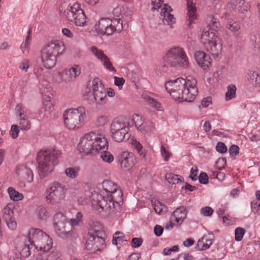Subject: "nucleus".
I'll list each match as a JSON object with an SVG mask.
<instances>
[{"instance_id":"1","label":"nucleus","mask_w":260,"mask_h":260,"mask_svg":"<svg viewBox=\"0 0 260 260\" xmlns=\"http://www.w3.org/2000/svg\"><path fill=\"white\" fill-rule=\"evenodd\" d=\"M103 189L94 191L90 197L92 208L99 213L110 214L114 211L115 203L118 204L122 200V193L117 189V185L109 180L104 181Z\"/></svg>"},{"instance_id":"2","label":"nucleus","mask_w":260,"mask_h":260,"mask_svg":"<svg viewBox=\"0 0 260 260\" xmlns=\"http://www.w3.org/2000/svg\"><path fill=\"white\" fill-rule=\"evenodd\" d=\"M197 81L192 76L178 78L166 82L165 88L170 96L179 102H192L198 93Z\"/></svg>"},{"instance_id":"3","label":"nucleus","mask_w":260,"mask_h":260,"mask_svg":"<svg viewBox=\"0 0 260 260\" xmlns=\"http://www.w3.org/2000/svg\"><path fill=\"white\" fill-rule=\"evenodd\" d=\"M107 146L108 141L104 134L100 131H92L81 138L78 149L85 154H95Z\"/></svg>"},{"instance_id":"4","label":"nucleus","mask_w":260,"mask_h":260,"mask_svg":"<svg viewBox=\"0 0 260 260\" xmlns=\"http://www.w3.org/2000/svg\"><path fill=\"white\" fill-rule=\"evenodd\" d=\"M60 154L59 150L47 149L40 150L37 155V162L41 175L45 177L51 173L58 164Z\"/></svg>"},{"instance_id":"5","label":"nucleus","mask_w":260,"mask_h":260,"mask_svg":"<svg viewBox=\"0 0 260 260\" xmlns=\"http://www.w3.org/2000/svg\"><path fill=\"white\" fill-rule=\"evenodd\" d=\"M86 117L85 109L83 107L67 109L63 114L64 125L70 130L81 128L84 124Z\"/></svg>"},{"instance_id":"6","label":"nucleus","mask_w":260,"mask_h":260,"mask_svg":"<svg viewBox=\"0 0 260 260\" xmlns=\"http://www.w3.org/2000/svg\"><path fill=\"white\" fill-rule=\"evenodd\" d=\"M64 50L63 44L59 40L52 39L43 47L41 59L44 65H55L57 57Z\"/></svg>"},{"instance_id":"7","label":"nucleus","mask_w":260,"mask_h":260,"mask_svg":"<svg viewBox=\"0 0 260 260\" xmlns=\"http://www.w3.org/2000/svg\"><path fill=\"white\" fill-rule=\"evenodd\" d=\"M68 188L67 186L58 181H55L50 183L45 191L46 202L51 205H57L65 199Z\"/></svg>"},{"instance_id":"8","label":"nucleus","mask_w":260,"mask_h":260,"mask_svg":"<svg viewBox=\"0 0 260 260\" xmlns=\"http://www.w3.org/2000/svg\"><path fill=\"white\" fill-rule=\"evenodd\" d=\"M96 31L102 35H112L114 32H120L123 29L121 18L113 19L109 18H101L94 26Z\"/></svg>"},{"instance_id":"9","label":"nucleus","mask_w":260,"mask_h":260,"mask_svg":"<svg viewBox=\"0 0 260 260\" xmlns=\"http://www.w3.org/2000/svg\"><path fill=\"white\" fill-rule=\"evenodd\" d=\"M164 62L170 65H189V62L183 48L174 46L170 48L162 56Z\"/></svg>"},{"instance_id":"10","label":"nucleus","mask_w":260,"mask_h":260,"mask_svg":"<svg viewBox=\"0 0 260 260\" xmlns=\"http://www.w3.org/2000/svg\"><path fill=\"white\" fill-rule=\"evenodd\" d=\"M129 123L125 122L122 117L114 118L110 126V132L112 138L118 142L128 140L130 137L128 134Z\"/></svg>"},{"instance_id":"11","label":"nucleus","mask_w":260,"mask_h":260,"mask_svg":"<svg viewBox=\"0 0 260 260\" xmlns=\"http://www.w3.org/2000/svg\"><path fill=\"white\" fill-rule=\"evenodd\" d=\"M216 37L215 32H209V30H204L201 36V41L209 50L213 56L218 58L221 54L222 46L219 43H217L215 40Z\"/></svg>"},{"instance_id":"12","label":"nucleus","mask_w":260,"mask_h":260,"mask_svg":"<svg viewBox=\"0 0 260 260\" xmlns=\"http://www.w3.org/2000/svg\"><path fill=\"white\" fill-rule=\"evenodd\" d=\"M103 232L91 230L88 233L85 243V248L91 252L101 251L105 247V241L102 237Z\"/></svg>"},{"instance_id":"13","label":"nucleus","mask_w":260,"mask_h":260,"mask_svg":"<svg viewBox=\"0 0 260 260\" xmlns=\"http://www.w3.org/2000/svg\"><path fill=\"white\" fill-rule=\"evenodd\" d=\"M53 224L56 234L62 238H69L72 236L71 232V224L67 220L66 217L61 213L55 214Z\"/></svg>"},{"instance_id":"14","label":"nucleus","mask_w":260,"mask_h":260,"mask_svg":"<svg viewBox=\"0 0 260 260\" xmlns=\"http://www.w3.org/2000/svg\"><path fill=\"white\" fill-rule=\"evenodd\" d=\"M67 17L76 25L84 26L87 25L86 17L79 3H75L67 11Z\"/></svg>"},{"instance_id":"15","label":"nucleus","mask_w":260,"mask_h":260,"mask_svg":"<svg viewBox=\"0 0 260 260\" xmlns=\"http://www.w3.org/2000/svg\"><path fill=\"white\" fill-rule=\"evenodd\" d=\"M39 88L42 98L44 101L43 107L45 111L49 112L53 109V105L51 102L52 96V88L49 82L46 80L40 81Z\"/></svg>"},{"instance_id":"16","label":"nucleus","mask_w":260,"mask_h":260,"mask_svg":"<svg viewBox=\"0 0 260 260\" xmlns=\"http://www.w3.org/2000/svg\"><path fill=\"white\" fill-rule=\"evenodd\" d=\"M92 94L94 101L99 105H103L107 102V92L101 80L94 78L91 81Z\"/></svg>"},{"instance_id":"17","label":"nucleus","mask_w":260,"mask_h":260,"mask_svg":"<svg viewBox=\"0 0 260 260\" xmlns=\"http://www.w3.org/2000/svg\"><path fill=\"white\" fill-rule=\"evenodd\" d=\"M40 242L39 244H36L34 246V249L37 250L38 251L41 252V254H42V258H45L46 257V260H61L60 258H56L54 253H50L47 254L48 252L52 247L53 242L52 239L50 237L47 235H44V238Z\"/></svg>"},{"instance_id":"18","label":"nucleus","mask_w":260,"mask_h":260,"mask_svg":"<svg viewBox=\"0 0 260 260\" xmlns=\"http://www.w3.org/2000/svg\"><path fill=\"white\" fill-rule=\"evenodd\" d=\"M118 161L122 168L128 170L135 165L136 158L133 153L123 151L119 155Z\"/></svg>"},{"instance_id":"19","label":"nucleus","mask_w":260,"mask_h":260,"mask_svg":"<svg viewBox=\"0 0 260 260\" xmlns=\"http://www.w3.org/2000/svg\"><path fill=\"white\" fill-rule=\"evenodd\" d=\"M81 74L80 66H72L69 70H65L62 73H58L59 82H70Z\"/></svg>"},{"instance_id":"20","label":"nucleus","mask_w":260,"mask_h":260,"mask_svg":"<svg viewBox=\"0 0 260 260\" xmlns=\"http://www.w3.org/2000/svg\"><path fill=\"white\" fill-rule=\"evenodd\" d=\"M14 206L12 204H8L3 209V218L8 227L10 230H14L17 225L16 222L14 220Z\"/></svg>"},{"instance_id":"21","label":"nucleus","mask_w":260,"mask_h":260,"mask_svg":"<svg viewBox=\"0 0 260 260\" xmlns=\"http://www.w3.org/2000/svg\"><path fill=\"white\" fill-rule=\"evenodd\" d=\"M16 174L19 179L22 181L30 183L33 181L34 175L32 172L25 166L21 165L17 167L16 169Z\"/></svg>"},{"instance_id":"22","label":"nucleus","mask_w":260,"mask_h":260,"mask_svg":"<svg viewBox=\"0 0 260 260\" xmlns=\"http://www.w3.org/2000/svg\"><path fill=\"white\" fill-rule=\"evenodd\" d=\"M44 235H47L42 230L37 228H31L29 230L28 234V243H31V246H34L36 244H40L42 240V237L44 238Z\"/></svg>"},{"instance_id":"23","label":"nucleus","mask_w":260,"mask_h":260,"mask_svg":"<svg viewBox=\"0 0 260 260\" xmlns=\"http://www.w3.org/2000/svg\"><path fill=\"white\" fill-rule=\"evenodd\" d=\"M21 240L22 242L16 246L17 250L22 257H27L30 255L31 249L34 246H31V243H28L27 236H22Z\"/></svg>"},{"instance_id":"24","label":"nucleus","mask_w":260,"mask_h":260,"mask_svg":"<svg viewBox=\"0 0 260 260\" xmlns=\"http://www.w3.org/2000/svg\"><path fill=\"white\" fill-rule=\"evenodd\" d=\"M249 83L252 86H260V70L256 67L249 70L246 75Z\"/></svg>"},{"instance_id":"25","label":"nucleus","mask_w":260,"mask_h":260,"mask_svg":"<svg viewBox=\"0 0 260 260\" xmlns=\"http://www.w3.org/2000/svg\"><path fill=\"white\" fill-rule=\"evenodd\" d=\"M187 211L182 206L177 208L171 216L170 219L172 221L176 222L177 226H180L186 218Z\"/></svg>"},{"instance_id":"26","label":"nucleus","mask_w":260,"mask_h":260,"mask_svg":"<svg viewBox=\"0 0 260 260\" xmlns=\"http://www.w3.org/2000/svg\"><path fill=\"white\" fill-rule=\"evenodd\" d=\"M186 7H187V16L188 23L187 26L191 27L192 23H194V20L197 19V8L196 4L190 0H186Z\"/></svg>"},{"instance_id":"27","label":"nucleus","mask_w":260,"mask_h":260,"mask_svg":"<svg viewBox=\"0 0 260 260\" xmlns=\"http://www.w3.org/2000/svg\"><path fill=\"white\" fill-rule=\"evenodd\" d=\"M194 57L198 65H210L211 64L210 56L203 51L196 52Z\"/></svg>"},{"instance_id":"28","label":"nucleus","mask_w":260,"mask_h":260,"mask_svg":"<svg viewBox=\"0 0 260 260\" xmlns=\"http://www.w3.org/2000/svg\"><path fill=\"white\" fill-rule=\"evenodd\" d=\"M222 19L228 21L227 27L232 32H236L240 28V26L237 22L233 21L230 13L225 12L221 16Z\"/></svg>"},{"instance_id":"29","label":"nucleus","mask_w":260,"mask_h":260,"mask_svg":"<svg viewBox=\"0 0 260 260\" xmlns=\"http://www.w3.org/2000/svg\"><path fill=\"white\" fill-rule=\"evenodd\" d=\"M90 50L93 54L101 60L103 63V65H112V62L109 61L108 57L104 53L102 50L94 46L91 47Z\"/></svg>"},{"instance_id":"30","label":"nucleus","mask_w":260,"mask_h":260,"mask_svg":"<svg viewBox=\"0 0 260 260\" xmlns=\"http://www.w3.org/2000/svg\"><path fill=\"white\" fill-rule=\"evenodd\" d=\"M172 11L170 7H167V5L164 4V7L161 9L160 12V15L164 17L162 18V20L165 19L168 23L169 25H172L175 22V18L172 14L170 13V11Z\"/></svg>"},{"instance_id":"31","label":"nucleus","mask_w":260,"mask_h":260,"mask_svg":"<svg viewBox=\"0 0 260 260\" xmlns=\"http://www.w3.org/2000/svg\"><path fill=\"white\" fill-rule=\"evenodd\" d=\"M82 214L80 212H78L76 215L75 218H73L70 219L69 223L71 224V232L72 236L75 237L76 233L73 230V228L75 226L80 225L82 223Z\"/></svg>"},{"instance_id":"32","label":"nucleus","mask_w":260,"mask_h":260,"mask_svg":"<svg viewBox=\"0 0 260 260\" xmlns=\"http://www.w3.org/2000/svg\"><path fill=\"white\" fill-rule=\"evenodd\" d=\"M165 178L168 183L171 184H177L183 181V178L181 176L173 173H166Z\"/></svg>"},{"instance_id":"33","label":"nucleus","mask_w":260,"mask_h":260,"mask_svg":"<svg viewBox=\"0 0 260 260\" xmlns=\"http://www.w3.org/2000/svg\"><path fill=\"white\" fill-rule=\"evenodd\" d=\"M19 127L22 131H27L31 128V122L28 115L17 118Z\"/></svg>"},{"instance_id":"34","label":"nucleus","mask_w":260,"mask_h":260,"mask_svg":"<svg viewBox=\"0 0 260 260\" xmlns=\"http://www.w3.org/2000/svg\"><path fill=\"white\" fill-rule=\"evenodd\" d=\"M133 122L138 130L141 131L145 129V126L146 123H144L142 116L138 114L134 115L133 116Z\"/></svg>"},{"instance_id":"35","label":"nucleus","mask_w":260,"mask_h":260,"mask_svg":"<svg viewBox=\"0 0 260 260\" xmlns=\"http://www.w3.org/2000/svg\"><path fill=\"white\" fill-rule=\"evenodd\" d=\"M132 145L134 149L136 150L141 158L145 159L146 156V152L145 150L143 149V146L139 142L136 140L132 139Z\"/></svg>"},{"instance_id":"36","label":"nucleus","mask_w":260,"mask_h":260,"mask_svg":"<svg viewBox=\"0 0 260 260\" xmlns=\"http://www.w3.org/2000/svg\"><path fill=\"white\" fill-rule=\"evenodd\" d=\"M8 192L10 199L14 201H21L23 198V195L16 191L12 187H10L8 189Z\"/></svg>"},{"instance_id":"37","label":"nucleus","mask_w":260,"mask_h":260,"mask_svg":"<svg viewBox=\"0 0 260 260\" xmlns=\"http://www.w3.org/2000/svg\"><path fill=\"white\" fill-rule=\"evenodd\" d=\"M108 146L107 147L106 149H101L100 151H101V155L100 157L102 159V160L106 162L111 163L114 160V157L113 155L109 151H107L108 149Z\"/></svg>"},{"instance_id":"38","label":"nucleus","mask_w":260,"mask_h":260,"mask_svg":"<svg viewBox=\"0 0 260 260\" xmlns=\"http://www.w3.org/2000/svg\"><path fill=\"white\" fill-rule=\"evenodd\" d=\"M205 237H204L202 240H199L198 242L197 246L196 248L198 250H203L208 249L210 246L212 244L213 242L211 239H205L206 243H204L203 240Z\"/></svg>"},{"instance_id":"39","label":"nucleus","mask_w":260,"mask_h":260,"mask_svg":"<svg viewBox=\"0 0 260 260\" xmlns=\"http://www.w3.org/2000/svg\"><path fill=\"white\" fill-rule=\"evenodd\" d=\"M236 86L233 84H230L227 87V91L225 93V100L227 101L236 98Z\"/></svg>"},{"instance_id":"40","label":"nucleus","mask_w":260,"mask_h":260,"mask_svg":"<svg viewBox=\"0 0 260 260\" xmlns=\"http://www.w3.org/2000/svg\"><path fill=\"white\" fill-rule=\"evenodd\" d=\"M16 116L17 118L27 115V111L22 104H18L15 108Z\"/></svg>"},{"instance_id":"41","label":"nucleus","mask_w":260,"mask_h":260,"mask_svg":"<svg viewBox=\"0 0 260 260\" xmlns=\"http://www.w3.org/2000/svg\"><path fill=\"white\" fill-rule=\"evenodd\" d=\"M220 23L217 20V19L214 17H212L211 18V20H210L208 26L210 27L209 32H215V31H217L219 27ZM204 30H206L205 29Z\"/></svg>"},{"instance_id":"42","label":"nucleus","mask_w":260,"mask_h":260,"mask_svg":"<svg viewBox=\"0 0 260 260\" xmlns=\"http://www.w3.org/2000/svg\"><path fill=\"white\" fill-rule=\"evenodd\" d=\"M79 168L78 167H69L65 170L64 173L71 178H75L78 175Z\"/></svg>"},{"instance_id":"43","label":"nucleus","mask_w":260,"mask_h":260,"mask_svg":"<svg viewBox=\"0 0 260 260\" xmlns=\"http://www.w3.org/2000/svg\"><path fill=\"white\" fill-rule=\"evenodd\" d=\"M37 213L38 217L40 219H41L43 220L47 219L49 216L48 213L47 211L46 208L42 206L39 207L37 208Z\"/></svg>"},{"instance_id":"44","label":"nucleus","mask_w":260,"mask_h":260,"mask_svg":"<svg viewBox=\"0 0 260 260\" xmlns=\"http://www.w3.org/2000/svg\"><path fill=\"white\" fill-rule=\"evenodd\" d=\"M245 233V230L242 228H237L235 230V240L237 241H240L242 240L243 236Z\"/></svg>"},{"instance_id":"45","label":"nucleus","mask_w":260,"mask_h":260,"mask_svg":"<svg viewBox=\"0 0 260 260\" xmlns=\"http://www.w3.org/2000/svg\"><path fill=\"white\" fill-rule=\"evenodd\" d=\"M239 4V5L237 7V9L239 12L244 13L245 12H247L249 6L245 3L244 0H241Z\"/></svg>"},{"instance_id":"46","label":"nucleus","mask_w":260,"mask_h":260,"mask_svg":"<svg viewBox=\"0 0 260 260\" xmlns=\"http://www.w3.org/2000/svg\"><path fill=\"white\" fill-rule=\"evenodd\" d=\"M147 99L148 103L152 107L155 108L158 110H161V105L159 102L151 98H148Z\"/></svg>"},{"instance_id":"47","label":"nucleus","mask_w":260,"mask_h":260,"mask_svg":"<svg viewBox=\"0 0 260 260\" xmlns=\"http://www.w3.org/2000/svg\"><path fill=\"white\" fill-rule=\"evenodd\" d=\"M200 212L204 216H210L213 213V210L210 207L206 206L201 208Z\"/></svg>"},{"instance_id":"48","label":"nucleus","mask_w":260,"mask_h":260,"mask_svg":"<svg viewBox=\"0 0 260 260\" xmlns=\"http://www.w3.org/2000/svg\"><path fill=\"white\" fill-rule=\"evenodd\" d=\"M10 133L12 138L15 139L17 138L19 133V127L17 125H12Z\"/></svg>"},{"instance_id":"49","label":"nucleus","mask_w":260,"mask_h":260,"mask_svg":"<svg viewBox=\"0 0 260 260\" xmlns=\"http://www.w3.org/2000/svg\"><path fill=\"white\" fill-rule=\"evenodd\" d=\"M108 121V117L105 115H101L97 117L96 120V124L98 126H103L105 125Z\"/></svg>"},{"instance_id":"50","label":"nucleus","mask_w":260,"mask_h":260,"mask_svg":"<svg viewBox=\"0 0 260 260\" xmlns=\"http://www.w3.org/2000/svg\"><path fill=\"white\" fill-rule=\"evenodd\" d=\"M240 1L241 0H230L228 2L226 6L229 9L237 10V7L239 5V3Z\"/></svg>"},{"instance_id":"51","label":"nucleus","mask_w":260,"mask_h":260,"mask_svg":"<svg viewBox=\"0 0 260 260\" xmlns=\"http://www.w3.org/2000/svg\"><path fill=\"white\" fill-rule=\"evenodd\" d=\"M162 3L163 1L161 0H155V1H151V4L152 6L151 10L153 11L156 10H158L159 9H161V7L162 6Z\"/></svg>"},{"instance_id":"52","label":"nucleus","mask_w":260,"mask_h":260,"mask_svg":"<svg viewBox=\"0 0 260 260\" xmlns=\"http://www.w3.org/2000/svg\"><path fill=\"white\" fill-rule=\"evenodd\" d=\"M179 250L178 245H174L171 248H165L163 250V254L165 255H170L172 252H177Z\"/></svg>"},{"instance_id":"53","label":"nucleus","mask_w":260,"mask_h":260,"mask_svg":"<svg viewBox=\"0 0 260 260\" xmlns=\"http://www.w3.org/2000/svg\"><path fill=\"white\" fill-rule=\"evenodd\" d=\"M153 208L156 213L160 214L162 213L164 210L166 209V207L158 202L157 204L154 205Z\"/></svg>"},{"instance_id":"54","label":"nucleus","mask_w":260,"mask_h":260,"mask_svg":"<svg viewBox=\"0 0 260 260\" xmlns=\"http://www.w3.org/2000/svg\"><path fill=\"white\" fill-rule=\"evenodd\" d=\"M216 150L219 153H224L226 152L227 148L223 143L218 142L216 145Z\"/></svg>"},{"instance_id":"55","label":"nucleus","mask_w":260,"mask_h":260,"mask_svg":"<svg viewBox=\"0 0 260 260\" xmlns=\"http://www.w3.org/2000/svg\"><path fill=\"white\" fill-rule=\"evenodd\" d=\"M229 153L232 156H235L239 153V147L235 145H232L229 148Z\"/></svg>"},{"instance_id":"56","label":"nucleus","mask_w":260,"mask_h":260,"mask_svg":"<svg viewBox=\"0 0 260 260\" xmlns=\"http://www.w3.org/2000/svg\"><path fill=\"white\" fill-rule=\"evenodd\" d=\"M199 180L200 183L206 184L208 183V177L206 173L202 172L199 176Z\"/></svg>"},{"instance_id":"57","label":"nucleus","mask_w":260,"mask_h":260,"mask_svg":"<svg viewBox=\"0 0 260 260\" xmlns=\"http://www.w3.org/2000/svg\"><path fill=\"white\" fill-rule=\"evenodd\" d=\"M198 172V169L197 167H192L191 169L189 177L192 181H196L197 180Z\"/></svg>"},{"instance_id":"58","label":"nucleus","mask_w":260,"mask_h":260,"mask_svg":"<svg viewBox=\"0 0 260 260\" xmlns=\"http://www.w3.org/2000/svg\"><path fill=\"white\" fill-rule=\"evenodd\" d=\"M161 154L165 161H168L170 157V153L167 151L163 145L160 148Z\"/></svg>"},{"instance_id":"59","label":"nucleus","mask_w":260,"mask_h":260,"mask_svg":"<svg viewBox=\"0 0 260 260\" xmlns=\"http://www.w3.org/2000/svg\"><path fill=\"white\" fill-rule=\"evenodd\" d=\"M142 243L143 240L141 238H134L132 241V246L135 248L139 247Z\"/></svg>"},{"instance_id":"60","label":"nucleus","mask_w":260,"mask_h":260,"mask_svg":"<svg viewBox=\"0 0 260 260\" xmlns=\"http://www.w3.org/2000/svg\"><path fill=\"white\" fill-rule=\"evenodd\" d=\"M114 79L115 85L118 86L119 88L121 89L125 82V80H124V79L122 78L114 77Z\"/></svg>"},{"instance_id":"61","label":"nucleus","mask_w":260,"mask_h":260,"mask_svg":"<svg viewBox=\"0 0 260 260\" xmlns=\"http://www.w3.org/2000/svg\"><path fill=\"white\" fill-rule=\"evenodd\" d=\"M115 238H117L118 240V242H121L126 241V239H125V237L124 236L123 233L120 232H117L115 234Z\"/></svg>"},{"instance_id":"62","label":"nucleus","mask_w":260,"mask_h":260,"mask_svg":"<svg viewBox=\"0 0 260 260\" xmlns=\"http://www.w3.org/2000/svg\"><path fill=\"white\" fill-rule=\"evenodd\" d=\"M251 209L254 214L260 215V204L251 202Z\"/></svg>"},{"instance_id":"63","label":"nucleus","mask_w":260,"mask_h":260,"mask_svg":"<svg viewBox=\"0 0 260 260\" xmlns=\"http://www.w3.org/2000/svg\"><path fill=\"white\" fill-rule=\"evenodd\" d=\"M211 103L212 98L210 96L204 98L201 102V104L204 108L208 107Z\"/></svg>"},{"instance_id":"64","label":"nucleus","mask_w":260,"mask_h":260,"mask_svg":"<svg viewBox=\"0 0 260 260\" xmlns=\"http://www.w3.org/2000/svg\"><path fill=\"white\" fill-rule=\"evenodd\" d=\"M163 228L159 225H156L154 228V233L156 236H160L162 235L163 232Z\"/></svg>"}]
</instances>
